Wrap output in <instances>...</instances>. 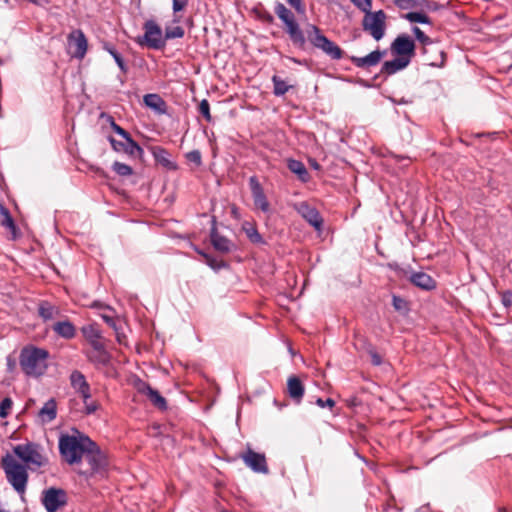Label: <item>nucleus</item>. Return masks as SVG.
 I'll use <instances>...</instances> for the list:
<instances>
[{
    "instance_id": "nucleus-60",
    "label": "nucleus",
    "mask_w": 512,
    "mask_h": 512,
    "mask_svg": "<svg viewBox=\"0 0 512 512\" xmlns=\"http://www.w3.org/2000/svg\"><path fill=\"white\" fill-rule=\"evenodd\" d=\"M207 260H208V263H209L210 267H212V268H216V266L214 265V263H213V262H211L209 258H207Z\"/></svg>"
},
{
    "instance_id": "nucleus-10",
    "label": "nucleus",
    "mask_w": 512,
    "mask_h": 512,
    "mask_svg": "<svg viewBox=\"0 0 512 512\" xmlns=\"http://www.w3.org/2000/svg\"><path fill=\"white\" fill-rule=\"evenodd\" d=\"M93 447H89L83 457L89 464L90 473H99L105 469L107 465V459L105 454L100 450L99 446L92 441Z\"/></svg>"
},
{
    "instance_id": "nucleus-3",
    "label": "nucleus",
    "mask_w": 512,
    "mask_h": 512,
    "mask_svg": "<svg viewBox=\"0 0 512 512\" xmlns=\"http://www.w3.org/2000/svg\"><path fill=\"white\" fill-rule=\"evenodd\" d=\"M1 467L8 483L18 494L23 495L26 491L29 478L28 467L9 453L2 457Z\"/></svg>"
},
{
    "instance_id": "nucleus-22",
    "label": "nucleus",
    "mask_w": 512,
    "mask_h": 512,
    "mask_svg": "<svg viewBox=\"0 0 512 512\" xmlns=\"http://www.w3.org/2000/svg\"><path fill=\"white\" fill-rule=\"evenodd\" d=\"M38 416L43 423L53 421L57 416V403L55 399L51 398L45 402L43 407L40 409Z\"/></svg>"
},
{
    "instance_id": "nucleus-36",
    "label": "nucleus",
    "mask_w": 512,
    "mask_h": 512,
    "mask_svg": "<svg viewBox=\"0 0 512 512\" xmlns=\"http://www.w3.org/2000/svg\"><path fill=\"white\" fill-rule=\"evenodd\" d=\"M112 169L120 176H130L133 173V170L129 165L117 161L113 163Z\"/></svg>"
},
{
    "instance_id": "nucleus-43",
    "label": "nucleus",
    "mask_w": 512,
    "mask_h": 512,
    "mask_svg": "<svg viewBox=\"0 0 512 512\" xmlns=\"http://www.w3.org/2000/svg\"><path fill=\"white\" fill-rule=\"evenodd\" d=\"M156 159L166 167L172 166V162L168 159V153L164 149H160L156 154Z\"/></svg>"
},
{
    "instance_id": "nucleus-6",
    "label": "nucleus",
    "mask_w": 512,
    "mask_h": 512,
    "mask_svg": "<svg viewBox=\"0 0 512 512\" xmlns=\"http://www.w3.org/2000/svg\"><path fill=\"white\" fill-rule=\"evenodd\" d=\"M13 456L28 468H40L47 463L46 457L42 454V448L33 442L14 446Z\"/></svg>"
},
{
    "instance_id": "nucleus-17",
    "label": "nucleus",
    "mask_w": 512,
    "mask_h": 512,
    "mask_svg": "<svg viewBox=\"0 0 512 512\" xmlns=\"http://www.w3.org/2000/svg\"><path fill=\"white\" fill-rule=\"evenodd\" d=\"M70 385L79 396L88 397V391L91 390L84 374L78 370L72 371L69 377Z\"/></svg>"
},
{
    "instance_id": "nucleus-41",
    "label": "nucleus",
    "mask_w": 512,
    "mask_h": 512,
    "mask_svg": "<svg viewBox=\"0 0 512 512\" xmlns=\"http://www.w3.org/2000/svg\"><path fill=\"white\" fill-rule=\"evenodd\" d=\"M199 113L207 120H211L210 105L206 99H203L199 104Z\"/></svg>"
},
{
    "instance_id": "nucleus-8",
    "label": "nucleus",
    "mask_w": 512,
    "mask_h": 512,
    "mask_svg": "<svg viewBox=\"0 0 512 512\" xmlns=\"http://www.w3.org/2000/svg\"><path fill=\"white\" fill-rule=\"evenodd\" d=\"M42 504L47 512H56L67 504V494L60 488H49L42 493Z\"/></svg>"
},
{
    "instance_id": "nucleus-11",
    "label": "nucleus",
    "mask_w": 512,
    "mask_h": 512,
    "mask_svg": "<svg viewBox=\"0 0 512 512\" xmlns=\"http://www.w3.org/2000/svg\"><path fill=\"white\" fill-rule=\"evenodd\" d=\"M144 39L148 47L153 49H161L165 46V37L163 38L162 30L153 20H149L144 24Z\"/></svg>"
},
{
    "instance_id": "nucleus-14",
    "label": "nucleus",
    "mask_w": 512,
    "mask_h": 512,
    "mask_svg": "<svg viewBox=\"0 0 512 512\" xmlns=\"http://www.w3.org/2000/svg\"><path fill=\"white\" fill-rule=\"evenodd\" d=\"M297 211L316 230H321L323 219L316 208L302 202L298 205Z\"/></svg>"
},
{
    "instance_id": "nucleus-64",
    "label": "nucleus",
    "mask_w": 512,
    "mask_h": 512,
    "mask_svg": "<svg viewBox=\"0 0 512 512\" xmlns=\"http://www.w3.org/2000/svg\"><path fill=\"white\" fill-rule=\"evenodd\" d=\"M0 512H4V511H1V510H0Z\"/></svg>"
},
{
    "instance_id": "nucleus-26",
    "label": "nucleus",
    "mask_w": 512,
    "mask_h": 512,
    "mask_svg": "<svg viewBox=\"0 0 512 512\" xmlns=\"http://www.w3.org/2000/svg\"><path fill=\"white\" fill-rule=\"evenodd\" d=\"M211 242L214 248L220 252H228L231 249V242L224 236H221L213 227L211 230Z\"/></svg>"
},
{
    "instance_id": "nucleus-12",
    "label": "nucleus",
    "mask_w": 512,
    "mask_h": 512,
    "mask_svg": "<svg viewBox=\"0 0 512 512\" xmlns=\"http://www.w3.org/2000/svg\"><path fill=\"white\" fill-rule=\"evenodd\" d=\"M87 39L81 30H74L68 36V48L73 57L84 58L87 52Z\"/></svg>"
},
{
    "instance_id": "nucleus-46",
    "label": "nucleus",
    "mask_w": 512,
    "mask_h": 512,
    "mask_svg": "<svg viewBox=\"0 0 512 512\" xmlns=\"http://www.w3.org/2000/svg\"><path fill=\"white\" fill-rule=\"evenodd\" d=\"M110 123H111L112 129L118 135H120L123 139L131 137L130 134L126 130H124L122 127H120L118 124H116L115 121L113 120V118H111V117H110Z\"/></svg>"
},
{
    "instance_id": "nucleus-62",
    "label": "nucleus",
    "mask_w": 512,
    "mask_h": 512,
    "mask_svg": "<svg viewBox=\"0 0 512 512\" xmlns=\"http://www.w3.org/2000/svg\"><path fill=\"white\" fill-rule=\"evenodd\" d=\"M263 242L261 235L258 233V243Z\"/></svg>"
},
{
    "instance_id": "nucleus-15",
    "label": "nucleus",
    "mask_w": 512,
    "mask_h": 512,
    "mask_svg": "<svg viewBox=\"0 0 512 512\" xmlns=\"http://www.w3.org/2000/svg\"><path fill=\"white\" fill-rule=\"evenodd\" d=\"M92 350L87 353L88 360L96 366H106L109 364L111 356L105 349L104 344L95 343L91 345Z\"/></svg>"
},
{
    "instance_id": "nucleus-39",
    "label": "nucleus",
    "mask_w": 512,
    "mask_h": 512,
    "mask_svg": "<svg viewBox=\"0 0 512 512\" xmlns=\"http://www.w3.org/2000/svg\"><path fill=\"white\" fill-rule=\"evenodd\" d=\"M412 32L415 35V38L423 45L431 43V39L419 27L414 26L412 28Z\"/></svg>"
},
{
    "instance_id": "nucleus-13",
    "label": "nucleus",
    "mask_w": 512,
    "mask_h": 512,
    "mask_svg": "<svg viewBox=\"0 0 512 512\" xmlns=\"http://www.w3.org/2000/svg\"><path fill=\"white\" fill-rule=\"evenodd\" d=\"M109 142L116 152H124L130 156H141L143 149L131 138H125L124 141H118L109 137Z\"/></svg>"
},
{
    "instance_id": "nucleus-56",
    "label": "nucleus",
    "mask_w": 512,
    "mask_h": 512,
    "mask_svg": "<svg viewBox=\"0 0 512 512\" xmlns=\"http://www.w3.org/2000/svg\"><path fill=\"white\" fill-rule=\"evenodd\" d=\"M440 55H441V61L440 63H430L431 66H435V67H442L444 65V57H445V53L443 51H440Z\"/></svg>"
},
{
    "instance_id": "nucleus-25",
    "label": "nucleus",
    "mask_w": 512,
    "mask_h": 512,
    "mask_svg": "<svg viewBox=\"0 0 512 512\" xmlns=\"http://www.w3.org/2000/svg\"><path fill=\"white\" fill-rule=\"evenodd\" d=\"M147 107L158 113L166 112V103L158 94H147L143 98Z\"/></svg>"
},
{
    "instance_id": "nucleus-51",
    "label": "nucleus",
    "mask_w": 512,
    "mask_h": 512,
    "mask_svg": "<svg viewBox=\"0 0 512 512\" xmlns=\"http://www.w3.org/2000/svg\"><path fill=\"white\" fill-rule=\"evenodd\" d=\"M98 408H99L98 403L95 401H91L87 405L84 406V412L87 415H91V414L95 413L98 410Z\"/></svg>"
},
{
    "instance_id": "nucleus-38",
    "label": "nucleus",
    "mask_w": 512,
    "mask_h": 512,
    "mask_svg": "<svg viewBox=\"0 0 512 512\" xmlns=\"http://www.w3.org/2000/svg\"><path fill=\"white\" fill-rule=\"evenodd\" d=\"M359 10L367 14L371 11L372 0H350Z\"/></svg>"
},
{
    "instance_id": "nucleus-31",
    "label": "nucleus",
    "mask_w": 512,
    "mask_h": 512,
    "mask_svg": "<svg viewBox=\"0 0 512 512\" xmlns=\"http://www.w3.org/2000/svg\"><path fill=\"white\" fill-rule=\"evenodd\" d=\"M406 20L412 23L430 24V18L424 13L420 12H409L403 16Z\"/></svg>"
},
{
    "instance_id": "nucleus-37",
    "label": "nucleus",
    "mask_w": 512,
    "mask_h": 512,
    "mask_svg": "<svg viewBox=\"0 0 512 512\" xmlns=\"http://www.w3.org/2000/svg\"><path fill=\"white\" fill-rule=\"evenodd\" d=\"M12 405H13V401L9 397H6L1 401V403H0V417L1 418H6L9 415Z\"/></svg>"
},
{
    "instance_id": "nucleus-55",
    "label": "nucleus",
    "mask_w": 512,
    "mask_h": 512,
    "mask_svg": "<svg viewBox=\"0 0 512 512\" xmlns=\"http://www.w3.org/2000/svg\"><path fill=\"white\" fill-rule=\"evenodd\" d=\"M102 319L110 326H114L115 325V322H114V319L109 316V315H106V314H103L102 316Z\"/></svg>"
},
{
    "instance_id": "nucleus-20",
    "label": "nucleus",
    "mask_w": 512,
    "mask_h": 512,
    "mask_svg": "<svg viewBox=\"0 0 512 512\" xmlns=\"http://www.w3.org/2000/svg\"><path fill=\"white\" fill-rule=\"evenodd\" d=\"M410 64V59L406 57H399L385 61L382 65L381 72L387 75H392L405 69Z\"/></svg>"
},
{
    "instance_id": "nucleus-18",
    "label": "nucleus",
    "mask_w": 512,
    "mask_h": 512,
    "mask_svg": "<svg viewBox=\"0 0 512 512\" xmlns=\"http://www.w3.org/2000/svg\"><path fill=\"white\" fill-rule=\"evenodd\" d=\"M287 393L295 404H300L305 388L301 380L297 376H290L287 380Z\"/></svg>"
},
{
    "instance_id": "nucleus-50",
    "label": "nucleus",
    "mask_w": 512,
    "mask_h": 512,
    "mask_svg": "<svg viewBox=\"0 0 512 512\" xmlns=\"http://www.w3.org/2000/svg\"><path fill=\"white\" fill-rule=\"evenodd\" d=\"M188 4V0H173V12L177 13L185 9Z\"/></svg>"
},
{
    "instance_id": "nucleus-33",
    "label": "nucleus",
    "mask_w": 512,
    "mask_h": 512,
    "mask_svg": "<svg viewBox=\"0 0 512 512\" xmlns=\"http://www.w3.org/2000/svg\"><path fill=\"white\" fill-rule=\"evenodd\" d=\"M258 208H260L264 213H266L268 215H270L272 213L270 203L268 202L262 189H260L259 185H258Z\"/></svg>"
},
{
    "instance_id": "nucleus-48",
    "label": "nucleus",
    "mask_w": 512,
    "mask_h": 512,
    "mask_svg": "<svg viewBox=\"0 0 512 512\" xmlns=\"http://www.w3.org/2000/svg\"><path fill=\"white\" fill-rule=\"evenodd\" d=\"M287 3L293 7L297 13L305 14V6L302 3V0H286Z\"/></svg>"
},
{
    "instance_id": "nucleus-42",
    "label": "nucleus",
    "mask_w": 512,
    "mask_h": 512,
    "mask_svg": "<svg viewBox=\"0 0 512 512\" xmlns=\"http://www.w3.org/2000/svg\"><path fill=\"white\" fill-rule=\"evenodd\" d=\"M242 229L252 242L256 241V227L253 224L246 222Z\"/></svg>"
},
{
    "instance_id": "nucleus-44",
    "label": "nucleus",
    "mask_w": 512,
    "mask_h": 512,
    "mask_svg": "<svg viewBox=\"0 0 512 512\" xmlns=\"http://www.w3.org/2000/svg\"><path fill=\"white\" fill-rule=\"evenodd\" d=\"M406 301L399 296L394 295L392 297V305L397 311H403L406 309Z\"/></svg>"
},
{
    "instance_id": "nucleus-57",
    "label": "nucleus",
    "mask_w": 512,
    "mask_h": 512,
    "mask_svg": "<svg viewBox=\"0 0 512 512\" xmlns=\"http://www.w3.org/2000/svg\"><path fill=\"white\" fill-rule=\"evenodd\" d=\"M83 400V404L84 406L87 405L89 402H91V390L88 391V397L86 398L85 396H80Z\"/></svg>"
},
{
    "instance_id": "nucleus-4",
    "label": "nucleus",
    "mask_w": 512,
    "mask_h": 512,
    "mask_svg": "<svg viewBox=\"0 0 512 512\" xmlns=\"http://www.w3.org/2000/svg\"><path fill=\"white\" fill-rule=\"evenodd\" d=\"M274 12L285 25V31L292 43L299 48H304L306 45L305 30L300 28L291 10L284 4L277 3Z\"/></svg>"
},
{
    "instance_id": "nucleus-61",
    "label": "nucleus",
    "mask_w": 512,
    "mask_h": 512,
    "mask_svg": "<svg viewBox=\"0 0 512 512\" xmlns=\"http://www.w3.org/2000/svg\"><path fill=\"white\" fill-rule=\"evenodd\" d=\"M30 2L34 3V4H40L41 0H29Z\"/></svg>"
},
{
    "instance_id": "nucleus-16",
    "label": "nucleus",
    "mask_w": 512,
    "mask_h": 512,
    "mask_svg": "<svg viewBox=\"0 0 512 512\" xmlns=\"http://www.w3.org/2000/svg\"><path fill=\"white\" fill-rule=\"evenodd\" d=\"M137 390L146 395L149 400L152 402V404L159 409H166L167 403L163 396L160 395V393L153 389L149 384L143 381H139L137 384Z\"/></svg>"
},
{
    "instance_id": "nucleus-54",
    "label": "nucleus",
    "mask_w": 512,
    "mask_h": 512,
    "mask_svg": "<svg viewBox=\"0 0 512 512\" xmlns=\"http://www.w3.org/2000/svg\"><path fill=\"white\" fill-rule=\"evenodd\" d=\"M250 187H251L252 194L254 196H256V177L255 176L250 177Z\"/></svg>"
},
{
    "instance_id": "nucleus-1",
    "label": "nucleus",
    "mask_w": 512,
    "mask_h": 512,
    "mask_svg": "<svg viewBox=\"0 0 512 512\" xmlns=\"http://www.w3.org/2000/svg\"><path fill=\"white\" fill-rule=\"evenodd\" d=\"M89 447H93L92 440L76 429L71 434H62L59 438L60 454L69 464L80 463Z\"/></svg>"
},
{
    "instance_id": "nucleus-63",
    "label": "nucleus",
    "mask_w": 512,
    "mask_h": 512,
    "mask_svg": "<svg viewBox=\"0 0 512 512\" xmlns=\"http://www.w3.org/2000/svg\"><path fill=\"white\" fill-rule=\"evenodd\" d=\"M232 212H233L234 215H236V209L235 208L232 209Z\"/></svg>"
},
{
    "instance_id": "nucleus-45",
    "label": "nucleus",
    "mask_w": 512,
    "mask_h": 512,
    "mask_svg": "<svg viewBox=\"0 0 512 512\" xmlns=\"http://www.w3.org/2000/svg\"><path fill=\"white\" fill-rule=\"evenodd\" d=\"M441 7L442 6L440 4H438L437 2H435V1L423 0V3L420 6V9H426L428 11H437Z\"/></svg>"
},
{
    "instance_id": "nucleus-2",
    "label": "nucleus",
    "mask_w": 512,
    "mask_h": 512,
    "mask_svg": "<svg viewBox=\"0 0 512 512\" xmlns=\"http://www.w3.org/2000/svg\"><path fill=\"white\" fill-rule=\"evenodd\" d=\"M49 352L34 345L25 346L19 356V364L22 371L29 377L39 378L48 369Z\"/></svg>"
},
{
    "instance_id": "nucleus-9",
    "label": "nucleus",
    "mask_w": 512,
    "mask_h": 512,
    "mask_svg": "<svg viewBox=\"0 0 512 512\" xmlns=\"http://www.w3.org/2000/svg\"><path fill=\"white\" fill-rule=\"evenodd\" d=\"M390 50L393 55L411 60L415 55V43L409 35L400 34L391 43Z\"/></svg>"
},
{
    "instance_id": "nucleus-28",
    "label": "nucleus",
    "mask_w": 512,
    "mask_h": 512,
    "mask_svg": "<svg viewBox=\"0 0 512 512\" xmlns=\"http://www.w3.org/2000/svg\"><path fill=\"white\" fill-rule=\"evenodd\" d=\"M81 331L90 345L101 343V332L95 324L83 326Z\"/></svg>"
},
{
    "instance_id": "nucleus-59",
    "label": "nucleus",
    "mask_w": 512,
    "mask_h": 512,
    "mask_svg": "<svg viewBox=\"0 0 512 512\" xmlns=\"http://www.w3.org/2000/svg\"><path fill=\"white\" fill-rule=\"evenodd\" d=\"M311 166L315 169L319 168V164L315 160L311 161Z\"/></svg>"
},
{
    "instance_id": "nucleus-30",
    "label": "nucleus",
    "mask_w": 512,
    "mask_h": 512,
    "mask_svg": "<svg viewBox=\"0 0 512 512\" xmlns=\"http://www.w3.org/2000/svg\"><path fill=\"white\" fill-rule=\"evenodd\" d=\"M104 49L114 58L116 64L118 65V67L120 68V70L123 72V73H126L127 72V65L125 64L122 56L117 52V50L106 44L104 46Z\"/></svg>"
},
{
    "instance_id": "nucleus-34",
    "label": "nucleus",
    "mask_w": 512,
    "mask_h": 512,
    "mask_svg": "<svg viewBox=\"0 0 512 512\" xmlns=\"http://www.w3.org/2000/svg\"><path fill=\"white\" fill-rule=\"evenodd\" d=\"M274 94L277 96L284 95L289 90V85L277 76L273 77Z\"/></svg>"
},
{
    "instance_id": "nucleus-29",
    "label": "nucleus",
    "mask_w": 512,
    "mask_h": 512,
    "mask_svg": "<svg viewBox=\"0 0 512 512\" xmlns=\"http://www.w3.org/2000/svg\"><path fill=\"white\" fill-rule=\"evenodd\" d=\"M0 224L9 230H15L14 221L8 211V209L0 203Z\"/></svg>"
},
{
    "instance_id": "nucleus-24",
    "label": "nucleus",
    "mask_w": 512,
    "mask_h": 512,
    "mask_svg": "<svg viewBox=\"0 0 512 512\" xmlns=\"http://www.w3.org/2000/svg\"><path fill=\"white\" fill-rule=\"evenodd\" d=\"M288 169L297 175L299 180L306 183L310 179L309 172L303 162L295 159H289L287 163Z\"/></svg>"
},
{
    "instance_id": "nucleus-23",
    "label": "nucleus",
    "mask_w": 512,
    "mask_h": 512,
    "mask_svg": "<svg viewBox=\"0 0 512 512\" xmlns=\"http://www.w3.org/2000/svg\"><path fill=\"white\" fill-rule=\"evenodd\" d=\"M52 329L58 336L64 339H72L76 335L75 326L67 320L56 322Z\"/></svg>"
},
{
    "instance_id": "nucleus-5",
    "label": "nucleus",
    "mask_w": 512,
    "mask_h": 512,
    "mask_svg": "<svg viewBox=\"0 0 512 512\" xmlns=\"http://www.w3.org/2000/svg\"><path fill=\"white\" fill-rule=\"evenodd\" d=\"M305 35L307 36L306 40L308 39L315 48L320 49L331 59L339 60L342 58V49L323 35L316 25L308 23L305 26Z\"/></svg>"
},
{
    "instance_id": "nucleus-32",
    "label": "nucleus",
    "mask_w": 512,
    "mask_h": 512,
    "mask_svg": "<svg viewBox=\"0 0 512 512\" xmlns=\"http://www.w3.org/2000/svg\"><path fill=\"white\" fill-rule=\"evenodd\" d=\"M423 0H394V4L402 10L420 8Z\"/></svg>"
},
{
    "instance_id": "nucleus-35",
    "label": "nucleus",
    "mask_w": 512,
    "mask_h": 512,
    "mask_svg": "<svg viewBox=\"0 0 512 512\" xmlns=\"http://www.w3.org/2000/svg\"><path fill=\"white\" fill-rule=\"evenodd\" d=\"M184 29L181 26L166 27L165 40L182 38L184 36Z\"/></svg>"
},
{
    "instance_id": "nucleus-58",
    "label": "nucleus",
    "mask_w": 512,
    "mask_h": 512,
    "mask_svg": "<svg viewBox=\"0 0 512 512\" xmlns=\"http://www.w3.org/2000/svg\"><path fill=\"white\" fill-rule=\"evenodd\" d=\"M372 362L375 365H380L381 364V359H380V357L377 354H374L373 357H372Z\"/></svg>"
},
{
    "instance_id": "nucleus-27",
    "label": "nucleus",
    "mask_w": 512,
    "mask_h": 512,
    "mask_svg": "<svg viewBox=\"0 0 512 512\" xmlns=\"http://www.w3.org/2000/svg\"><path fill=\"white\" fill-rule=\"evenodd\" d=\"M38 313L44 321L52 320L59 315V309L47 301L39 304Z\"/></svg>"
},
{
    "instance_id": "nucleus-21",
    "label": "nucleus",
    "mask_w": 512,
    "mask_h": 512,
    "mask_svg": "<svg viewBox=\"0 0 512 512\" xmlns=\"http://www.w3.org/2000/svg\"><path fill=\"white\" fill-rule=\"evenodd\" d=\"M410 281L415 286L424 289V290H432L436 287L435 280L425 272H415L410 276Z\"/></svg>"
},
{
    "instance_id": "nucleus-53",
    "label": "nucleus",
    "mask_w": 512,
    "mask_h": 512,
    "mask_svg": "<svg viewBox=\"0 0 512 512\" xmlns=\"http://www.w3.org/2000/svg\"><path fill=\"white\" fill-rule=\"evenodd\" d=\"M502 303L505 307H510L512 305V292L505 291L502 294Z\"/></svg>"
},
{
    "instance_id": "nucleus-19",
    "label": "nucleus",
    "mask_w": 512,
    "mask_h": 512,
    "mask_svg": "<svg viewBox=\"0 0 512 512\" xmlns=\"http://www.w3.org/2000/svg\"><path fill=\"white\" fill-rule=\"evenodd\" d=\"M384 54L385 51L382 52L380 50H375L364 57L352 56L351 61L356 67L369 68L372 66H376L380 62Z\"/></svg>"
},
{
    "instance_id": "nucleus-49",
    "label": "nucleus",
    "mask_w": 512,
    "mask_h": 512,
    "mask_svg": "<svg viewBox=\"0 0 512 512\" xmlns=\"http://www.w3.org/2000/svg\"><path fill=\"white\" fill-rule=\"evenodd\" d=\"M244 460L253 471H256V452L250 450Z\"/></svg>"
},
{
    "instance_id": "nucleus-7",
    "label": "nucleus",
    "mask_w": 512,
    "mask_h": 512,
    "mask_svg": "<svg viewBox=\"0 0 512 512\" xmlns=\"http://www.w3.org/2000/svg\"><path fill=\"white\" fill-rule=\"evenodd\" d=\"M363 30L376 41L381 40L386 32V14L383 10L370 11L362 20Z\"/></svg>"
},
{
    "instance_id": "nucleus-40",
    "label": "nucleus",
    "mask_w": 512,
    "mask_h": 512,
    "mask_svg": "<svg viewBox=\"0 0 512 512\" xmlns=\"http://www.w3.org/2000/svg\"><path fill=\"white\" fill-rule=\"evenodd\" d=\"M186 159L189 162L194 163L196 166H200L202 164V156L199 150H193L186 154Z\"/></svg>"
},
{
    "instance_id": "nucleus-52",
    "label": "nucleus",
    "mask_w": 512,
    "mask_h": 512,
    "mask_svg": "<svg viewBox=\"0 0 512 512\" xmlns=\"http://www.w3.org/2000/svg\"><path fill=\"white\" fill-rule=\"evenodd\" d=\"M316 404L321 407V408H324V407H329V408H332L335 406V401L331 398H327L326 400H323L321 398H318L316 400Z\"/></svg>"
},
{
    "instance_id": "nucleus-47",
    "label": "nucleus",
    "mask_w": 512,
    "mask_h": 512,
    "mask_svg": "<svg viewBox=\"0 0 512 512\" xmlns=\"http://www.w3.org/2000/svg\"><path fill=\"white\" fill-rule=\"evenodd\" d=\"M258 473H268V466L264 454L258 453Z\"/></svg>"
}]
</instances>
